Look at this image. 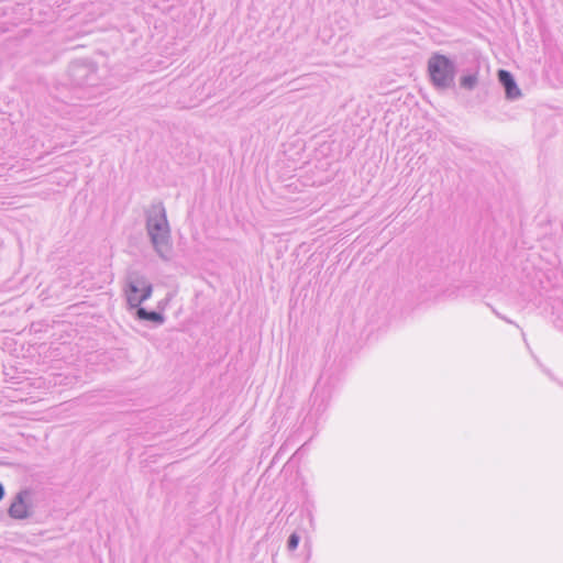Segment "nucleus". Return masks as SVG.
Instances as JSON below:
<instances>
[{
  "label": "nucleus",
  "instance_id": "5",
  "mask_svg": "<svg viewBox=\"0 0 563 563\" xmlns=\"http://www.w3.org/2000/svg\"><path fill=\"white\" fill-rule=\"evenodd\" d=\"M9 515L15 519H24L29 516V505L22 494H19L10 505Z\"/></svg>",
  "mask_w": 563,
  "mask_h": 563
},
{
  "label": "nucleus",
  "instance_id": "8",
  "mask_svg": "<svg viewBox=\"0 0 563 563\" xmlns=\"http://www.w3.org/2000/svg\"><path fill=\"white\" fill-rule=\"evenodd\" d=\"M299 538L296 534H291L288 541V548L295 550L298 545Z\"/></svg>",
  "mask_w": 563,
  "mask_h": 563
},
{
  "label": "nucleus",
  "instance_id": "7",
  "mask_svg": "<svg viewBox=\"0 0 563 563\" xmlns=\"http://www.w3.org/2000/svg\"><path fill=\"white\" fill-rule=\"evenodd\" d=\"M476 82H477L476 75H466V76H463L460 80L461 86L465 89L474 88Z\"/></svg>",
  "mask_w": 563,
  "mask_h": 563
},
{
  "label": "nucleus",
  "instance_id": "3",
  "mask_svg": "<svg viewBox=\"0 0 563 563\" xmlns=\"http://www.w3.org/2000/svg\"><path fill=\"white\" fill-rule=\"evenodd\" d=\"M147 225L153 243L159 251H162L168 238V230L165 219L163 217L157 219H150Z\"/></svg>",
  "mask_w": 563,
  "mask_h": 563
},
{
  "label": "nucleus",
  "instance_id": "1",
  "mask_svg": "<svg viewBox=\"0 0 563 563\" xmlns=\"http://www.w3.org/2000/svg\"><path fill=\"white\" fill-rule=\"evenodd\" d=\"M428 71L432 82L440 88H446L453 80L454 67L450 59L435 54L428 62Z\"/></svg>",
  "mask_w": 563,
  "mask_h": 563
},
{
  "label": "nucleus",
  "instance_id": "2",
  "mask_svg": "<svg viewBox=\"0 0 563 563\" xmlns=\"http://www.w3.org/2000/svg\"><path fill=\"white\" fill-rule=\"evenodd\" d=\"M152 295V285L139 274L131 275L129 278L126 298L131 306H139Z\"/></svg>",
  "mask_w": 563,
  "mask_h": 563
},
{
  "label": "nucleus",
  "instance_id": "4",
  "mask_svg": "<svg viewBox=\"0 0 563 563\" xmlns=\"http://www.w3.org/2000/svg\"><path fill=\"white\" fill-rule=\"evenodd\" d=\"M498 79L499 81L503 84V86L505 87V90H506V96L510 99H515V98H518L520 97L521 95V91L520 89L517 87L512 76L510 75L509 71L505 70V69H500L498 71Z\"/></svg>",
  "mask_w": 563,
  "mask_h": 563
},
{
  "label": "nucleus",
  "instance_id": "6",
  "mask_svg": "<svg viewBox=\"0 0 563 563\" xmlns=\"http://www.w3.org/2000/svg\"><path fill=\"white\" fill-rule=\"evenodd\" d=\"M137 316L140 319L153 321L156 323L163 322V317L157 312H148L144 308L137 309Z\"/></svg>",
  "mask_w": 563,
  "mask_h": 563
}]
</instances>
